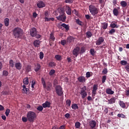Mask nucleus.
Masks as SVG:
<instances>
[{
  "label": "nucleus",
  "instance_id": "774afa93",
  "mask_svg": "<svg viewBox=\"0 0 129 129\" xmlns=\"http://www.w3.org/2000/svg\"><path fill=\"white\" fill-rule=\"evenodd\" d=\"M103 74H106L107 73V69H104L102 71Z\"/></svg>",
  "mask_w": 129,
  "mask_h": 129
},
{
  "label": "nucleus",
  "instance_id": "de8ad7c7",
  "mask_svg": "<svg viewBox=\"0 0 129 129\" xmlns=\"http://www.w3.org/2000/svg\"><path fill=\"white\" fill-rule=\"evenodd\" d=\"M117 116H118V117H121V118H124V117H125V115L122 113L118 114Z\"/></svg>",
  "mask_w": 129,
  "mask_h": 129
},
{
  "label": "nucleus",
  "instance_id": "412c9836",
  "mask_svg": "<svg viewBox=\"0 0 129 129\" xmlns=\"http://www.w3.org/2000/svg\"><path fill=\"white\" fill-rule=\"evenodd\" d=\"M15 68H16L17 70H21V69H22V66L21 62H16L15 64Z\"/></svg>",
  "mask_w": 129,
  "mask_h": 129
},
{
  "label": "nucleus",
  "instance_id": "423d86ee",
  "mask_svg": "<svg viewBox=\"0 0 129 129\" xmlns=\"http://www.w3.org/2000/svg\"><path fill=\"white\" fill-rule=\"evenodd\" d=\"M98 89V84H94L93 86V89L92 90V96L94 97L96 95V91H97Z\"/></svg>",
  "mask_w": 129,
  "mask_h": 129
},
{
  "label": "nucleus",
  "instance_id": "4be33fe9",
  "mask_svg": "<svg viewBox=\"0 0 129 129\" xmlns=\"http://www.w3.org/2000/svg\"><path fill=\"white\" fill-rule=\"evenodd\" d=\"M66 13L69 16L71 15V8L69 6H66Z\"/></svg>",
  "mask_w": 129,
  "mask_h": 129
},
{
  "label": "nucleus",
  "instance_id": "dca6fc26",
  "mask_svg": "<svg viewBox=\"0 0 129 129\" xmlns=\"http://www.w3.org/2000/svg\"><path fill=\"white\" fill-rule=\"evenodd\" d=\"M115 100H116V98L114 97L111 98L110 99H108V104H113V103H115Z\"/></svg>",
  "mask_w": 129,
  "mask_h": 129
},
{
  "label": "nucleus",
  "instance_id": "9b49d317",
  "mask_svg": "<svg viewBox=\"0 0 129 129\" xmlns=\"http://www.w3.org/2000/svg\"><path fill=\"white\" fill-rule=\"evenodd\" d=\"M22 93H23L24 94H27L28 92H29V88H27L26 85H23L22 86Z\"/></svg>",
  "mask_w": 129,
  "mask_h": 129
},
{
  "label": "nucleus",
  "instance_id": "aec40b11",
  "mask_svg": "<svg viewBox=\"0 0 129 129\" xmlns=\"http://www.w3.org/2000/svg\"><path fill=\"white\" fill-rule=\"evenodd\" d=\"M118 104L120 106V107H121V108H123V109L127 108V107H126V106H125V103L123 102V101H119Z\"/></svg>",
  "mask_w": 129,
  "mask_h": 129
},
{
  "label": "nucleus",
  "instance_id": "e2e57ef3",
  "mask_svg": "<svg viewBox=\"0 0 129 129\" xmlns=\"http://www.w3.org/2000/svg\"><path fill=\"white\" fill-rule=\"evenodd\" d=\"M64 3H66V4H72L73 0H66Z\"/></svg>",
  "mask_w": 129,
  "mask_h": 129
},
{
  "label": "nucleus",
  "instance_id": "864d4df0",
  "mask_svg": "<svg viewBox=\"0 0 129 129\" xmlns=\"http://www.w3.org/2000/svg\"><path fill=\"white\" fill-rule=\"evenodd\" d=\"M43 107L42 106H39L37 107V110H38L39 111H43Z\"/></svg>",
  "mask_w": 129,
  "mask_h": 129
},
{
  "label": "nucleus",
  "instance_id": "c9c22d12",
  "mask_svg": "<svg viewBox=\"0 0 129 129\" xmlns=\"http://www.w3.org/2000/svg\"><path fill=\"white\" fill-rule=\"evenodd\" d=\"M120 64L122 65V66H125V65H127V61L126 60H121L120 61Z\"/></svg>",
  "mask_w": 129,
  "mask_h": 129
},
{
  "label": "nucleus",
  "instance_id": "338daca9",
  "mask_svg": "<svg viewBox=\"0 0 129 129\" xmlns=\"http://www.w3.org/2000/svg\"><path fill=\"white\" fill-rule=\"evenodd\" d=\"M66 128V125L63 124L62 125H61L59 126L58 129H65Z\"/></svg>",
  "mask_w": 129,
  "mask_h": 129
},
{
  "label": "nucleus",
  "instance_id": "6e6552de",
  "mask_svg": "<svg viewBox=\"0 0 129 129\" xmlns=\"http://www.w3.org/2000/svg\"><path fill=\"white\" fill-rule=\"evenodd\" d=\"M80 51V48L78 46L76 47L73 50V55L75 56V57H77L78 55H79V52Z\"/></svg>",
  "mask_w": 129,
  "mask_h": 129
},
{
  "label": "nucleus",
  "instance_id": "cd10ccee",
  "mask_svg": "<svg viewBox=\"0 0 129 129\" xmlns=\"http://www.w3.org/2000/svg\"><path fill=\"white\" fill-rule=\"evenodd\" d=\"M44 22H50V21L53 22L55 19L54 18L44 17Z\"/></svg>",
  "mask_w": 129,
  "mask_h": 129
},
{
  "label": "nucleus",
  "instance_id": "4468645a",
  "mask_svg": "<svg viewBox=\"0 0 129 129\" xmlns=\"http://www.w3.org/2000/svg\"><path fill=\"white\" fill-rule=\"evenodd\" d=\"M119 10H120V7H117V8H114V9L113 10V14L114 16H116V17H117V16H118V11H119Z\"/></svg>",
  "mask_w": 129,
  "mask_h": 129
},
{
  "label": "nucleus",
  "instance_id": "49530a36",
  "mask_svg": "<svg viewBox=\"0 0 129 129\" xmlns=\"http://www.w3.org/2000/svg\"><path fill=\"white\" fill-rule=\"evenodd\" d=\"M115 33V29H111L109 31V34L110 35H113Z\"/></svg>",
  "mask_w": 129,
  "mask_h": 129
},
{
  "label": "nucleus",
  "instance_id": "2f4dec72",
  "mask_svg": "<svg viewBox=\"0 0 129 129\" xmlns=\"http://www.w3.org/2000/svg\"><path fill=\"white\" fill-rule=\"evenodd\" d=\"M55 58L57 61H61L62 60V56L59 54H56L55 55Z\"/></svg>",
  "mask_w": 129,
  "mask_h": 129
},
{
  "label": "nucleus",
  "instance_id": "603ef678",
  "mask_svg": "<svg viewBox=\"0 0 129 129\" xmlns=\"http://www.w3.org/2000/svg\"><path fill=\"white\" fill-rule=\"evenodd\" d=\"M66 43H67V41L65 40H62L60 41V44L62 45V46H65V45H66Z\"/></svg>",
  "mask_w": 129,
  "mask_h": 129
},
{
  "label": "nucleus",
  "instance_id": "4c0bfd02",
  "mask_svg": "<svg viewBox=\"0 0 129 129\" xmlns=\"http://www.w3.org/2000/svg\"><path fill=\"white\" fill-rule=\"evenodd\" d=\"M48 66L49 67H55V66H56V63H55V62L51 61L49 63Z\"/></svg>",
  "mask_w": 129,
  "mask_h": 129
},
{
  "label": "nucleus",
  "instance_id": "8fccbe9b",
  "mask_svg": "<svg viewBox=\"0 0 129 129\" xmlns=\"http://www.w3.org/2000/svg\"><path fill=\"white\" fill-rule=\"evenodd\" d=\"M85 52V47L82 46L81 48V54H83V53Z\"/></svg>",
  "mask_w": 129,
  "mask_h": 129
},
{
  "label": "nucleus",
  "instance_id": "393cba45",
  "mask_svg": "<svg viewBox=\"0 0 129 129\" xmlns=\"http://www.w3.org/2000/svg\"><path fill=\"white\" fill-rule=\"evenodd\" d=\"M106 93H107V94H109L110 95H112V94L114 93V91L111 90V89L108 88L106 90Z\"/></svg>",
  "mask_w": 129,
  "mask_h": 129
},
{
  "label": "nucleus",
  "instance_id": "052dcab7",
  "mask_svg": "<svg viewBox=\"0 0 129 129\" xmlns=\"http://www.w3.org/2000/svg\"><path fill=\"white\" fill-rule=\"evenodd\" d=\"M91 76V75L90 74V72H88L86 74V77L87 78H89Z\"/></svg>",
  "mask_w": 129,
  "mask_h": 129
},
{
  "label": "nucleus",
  "instance_id": "f03ea898",
  "mask_svg": "<svg viewBox=\"0 0 129 129\" xmlns=\"http://www.w3.org/2000/svg\"><path fill=\"white\" fill-rule=\"evenodd\" d=\"M27 117L29 121H30V122H33V121L35 120L36 117H37V114H36V113H35V112L29 111L27 114Z\"/></svg>",
  "mask_w": 129,
  "mask_h": 129
},
{
  "label": "nucleus",
  "instance_id": "4d7b16f0",
  "mask_svg": "<svg viewBox=\"0 0 129 129\" xmlns=\"http://www.w3.org/2000/svg\"><path fill=\"white\" fill-rule=\"evenodd\" d=\"M51 86H52V84H51V83H49L48 85H47V86L46 87V89L47 90H50L51 89Z\"/></svg>",
  "mask_w": 129,
  "mask_h": 129
},
{
  "label": "nucleus",
  "instance_id": "5701e85b",
  "mask_svg": "<svg viewBox=\"0 0 129 129\" xmlns=\"http://www.w3.org/2000/svg\"><path fill=\"white\" fill-rule=\"evenodd\" d=\"M49 41L50 43H52V42H54V41H55V37L54 36V34L53 33H51L50 34Z\"/></svg>",
  "mask_w": 129,
  "mask_h": 129
},
{
  "label": "nucleus",
  "instance_id": "bf43d9fd",
  "mask_svg": "<svg viewBox=\"0 0 129 129\" xmlns=\"http://www.w3.org/2000/svg\"><path fill=\"white\" fill-rule=\"evenodd\" d=\"M105 80H106V76H103L102 79V83H104V82H105Z\"/></svg>",
  "mask_w": 129,
  "mask_h": 129
},
{
  "label": "nucleus",
  "instance_id": "13d9d810",
  "mask_svg": "<svg viewBox=\"0 0 129 129\" xmlns=\"http://www.w3.org/2000/svg\"><path fill=\"white\" fill-rule=\"evenodd\" d=\"M39 58L41 59V60L44 58V53L42 51L40 52Z\"/></svg>",
  "mask_w": 129,
  "mask_h": 129
},
{
  "label": "nucleus",
  "instance_id": "69168bd1",
  "mask_svg": "<svg viewBox=\"0 0 129 129\" xmlns=\"http://www.w3.org/2000/svg\"><path fill=\"white\" fill-rule=\"evenodd\" d=\"M73 14H74V15H76V16H78V15H79L78 12L75 9L73 11Z\"/></svg>",
  "mask_w": 129,
  "mask_h": 129
},
{
  "label": "nucleus",
  "instance_id": "7ed1b4c3",
  "mask_svg": "<svg viewBox=\"0 0 129 129\" xmlns=\"http://www.w3.org/2000/svg\"><path fill=\"white\" fill-rule=\"evenodd\" d=\"M89 11L93 16H95L98 14V9L93 5L89 6Z\"/></svg>",
  "mask_w": 129,
  "mask_h": 129
},
{
  "label": "nucleus",
  "instance_id": "f3484780",
  "mask_svg": "<svg viewBox=\"0 0 129 129\" xmlns=\"http://www.w3.org/2000/svg\"><path fill=\"white\" fill-rule=\"evenodd\" d=\"M57 11L60 15L65 14V9L64 8L59 7L57 9Z\"/></svg>",
  "mask_w": 129,
  "mask_h": 129
},
{
  "label": "nucleus",
  "instance_id": "c85d7f7f",
  "mask_svg": "<svg viewBox=\"0 0 129 129\" xmlns=\"http://www.w3.org/2000/svg\"><path fill=\"white\" fill-rule=\"evenodd\" d=\"M68 43H72V42H74V38L72 36H70L67 38Z\"/></svg>",
  "mask_w": 129,
  "mask_h": 129
},
{
  "label": "nucleus",
  "instance_id": "a878e982",
  "mask_svg": "<svg viewBox=\"0 0 129 129\" xmlns=\"http://www.w3.org/2000/svg\"><path fill=\"white\" fill-rule=\"evenodd\" d=\"M33 44L35 47H39V46H40V44H41V42L39 40H35L34 41Z\"/></svg>",
  "mask_w": 129,
  "mask_h": 129
},
{
  "label": "nucleus",
  "instance_id": "6ab92c4d",
  "mask_svg": "<svg viewBox=\"0 0 129 129\" xmlns=\"http://www.w3.org/2000/svg\"><path fill=\"white\" fill-rule=\"evenodd\" d=\"M40 70H41V64L37 63L35 64L34 71L35 72H38Z\"/></svg>",
  "mask_w": 129,
  "mask_h": 129
},
{
  "label": "nucleus",
  "instance_id": "3c124183",
  "mask_svg": "<svg viewBox=\"0 0 129 129\" xmlns=\"http://www.w3.org/2000/svg\"><path fill=\"white\" fill-rule=\"evenodd\" d=\"M66 104L68 106H70V105H71V100L69 99L67 100Z\"/></svg>",
  "mask_w": 129,
  "mask_h": 129
},
{
  "label": "nucleus",
  "instance_id": "680f3d73",
  "mask_svg": "<svg viewBox=\"0 0 129 129\" xmlns=\"http://www.w3.org/2000/svg\"><path fill=\"white\" fill-rule=\"evenodd\" d=\"M124 68L127 72H129V63L124 66Z\"/></svg>",
  "mask_w": 129,
  "mask_h": 129
},
{
  "label": "nucleus",
  "instance_id": "0e129e2a",
  "mask_svg": "<svg viewBox=\"0 0 129 129\" xmlns=\"http://www.w3.org/2000/svg\"><path fill=\"white\" fill-rule=\"evenodd\" d=\"M3 75L4 76H8V75H9V73L7 71H4Z\"/></svg>",
  "mask_w": 129,
  "mask_h": 129
},
{
  "label": "nucleus",
  "instance_id": "39448f33",
  "mask_svg": "<svg viewBox=\"0 0 129 129\" xmlns=\"http://www.w3.org/2000/svg\"><path fill=\"white\" fill-rule=\"evenodd\" d=\"M87 89L86 86H85L81 89L80 94L82 96V99H84V98L87 96V92H86Z\"/></svg>",
  "mask_w": 129,
  "mask_h": 129
},
{
  "label": "nucleus",
  "instance_id": "a19ab883",
  "mask_svg": "<svg viewBox=\"0 0 129 129\" xmlns=\"http://www.w3.org/2000/svg\"><path fill=\"white\" fill-rule=\"evenodd\" d=\"M110 27L111 28H112L113 29H114V28H118V26H117L116 24H115V23H112L110 24Z\"/></svg>",
  "mask_w": 129,
  "mask_h": 129
},
{
  "label": "nucleus",
  "instance_id": "9d476101",
  "mask_svg": "<svg viewBox=\"0 0 129 129\" xmlns=\"http://www.w3.org/2000/svg\"><path fill=\"white\" fill-rule=\"evenodd\" d=\"M30 35L32 37H36V35H37V29L36 28L33 27L30 30Z\"/></svg>",
  "mask_w": 129,
  "mask_h": 129
},
{
  "label": "nucleus",
  "instance_id": "7c9ffc66",
  "mask_svg": "<svg viewBox=\"0 0 129 129\" xmlns=\"http://www.w3.org/2000/svg\"><path fill=\"white\" fill-rule=\"evenodd\" d=\"M23 83L24 85H28L29 84V79L27 77L23 79Z\"/></svg>",
  "mask_w": 129,
  "mask_h": 129
},
{
  "label": "nucleus",
  "instance_id": "5fc2aeb1",
  "mask_svg": "<svg viewBox=\"0 0 129 129\" xmlns=\"http://www.w3.org/2000/svg\"><path fill=\"white\" fill-rule=\"evenodd\" d=\"M35 85H36V81H32L31 83V87L32 89H34V88H35Z\"/></svg>",
  "mask_w": 129,
  "mask_h": 129
},
{
  "label": "nucleus",
  "instance_id": "c03bdc74",
  "mask_svg": "<svg viewBox=\"0 0 129 129\" xmlns=\"http://www.w3.org/2000/svg\"><path fill=\"white\" fill-rule=\"evenodd\" d=\"M10 112H11V110L9 108H7L5 112V114L6 116H9V114H10Z\"/></svg>",
  "mask_w": 129,
  "mask_h": 129
},
{
  "label": "nucleus",
  "instance_id": "0eeeda50",
  "mask_svg": "<svg viewBox=\"0 0 129 129\" xmlns=\"http://www.w3.org/2000/svg\"><path fill=\"white\" fill-rule=\"evenodd\" d=\"M56 18L58 21H61V22H65V21H66V19H67L66 14H60L59 16H57Z\"/></svg>",
  "mask_w": 129,
  "mask_h": 129
},
{
  "label": "nucleus",
  "instance_id": "6e6d98bb",
  "mask_svg": "<svg viewBox=\"0 0 129 129\" xmlns=\"http://www.w3.org/2000/svg\"><path fill=\"white\" fill-rule=\"evenodd\" d=\"M76 23L78 24V25H79V26H82V22L81 21H80L79 19L76 20Z\"/></svg>",
  "mask_w": 129,
  "mask_h": 129
},
{
  "label": "nucleus",
  "instance_id": "58836bf2",
  "mask_svg": "<svg viewBox=\"0 0 129 129\" xmlns=\"http://www.w3.org/2000/svg\"><path fill=\"white\" fill-rule=\"evenodd\" d=\"M41 82L44 88H46L47 86L46 85V82H45V80L43 78L41 79Z\"/></svg>",
  "mask_w": 129,
  "mask_h": 129
},
{
  "label": "nucleus",
  "instance_id": "f8f14e48",
  "mask_svg": "<svg viewBox=\"0 0 129 129\" xmlns=\"http://www.w3.org/2000/svg\"><path fill=\"white\" fill-rule=\"evenodd\" d=\"M90 126L92 129H95V126H96V121L92 120L90 121Z\"/></svg>",
  "mask_w": 129,
  "mask_h": 129
},
{
  "label": "nucleus",
  "instance_id": "a211bd4d",
  "mask_svg": "<svg viewBox=\"0 0 129 129\" xmlns=\"http://www.w3.org/2000/svg\"><path fill=\"white\" fill-rule=\"evenodd\" d=\"M37 6L39 9H42V8H45L46 7V5L43 2H39Z\"/></svg>",
  "mask_w": 129,
  "mask_h": 129
},
{
  "label": "nucleus",
  "instance_id": "b1692460",
  "mask_svg": "<svg viewBox=\"0 0 129 129\" xmlns=\"http://www.w3.org/2000/svg\"><path fill=\"white\" fill-rule=\"evenodd\" d=\"M25 71L27 73L31 72L32 71V66L30 64L27 65L25 68Z\"/></svg>",
  "mask_w": 129,
  "mask_h": 129
},
{
  "label": "nucleus",
  "instance_id": "c756f323",
  "mask_svg": "<svg viewBox=\"0 0 129 129\" xmlns=\"http://www.w3.org/2000/svg\"><path fill=\"white\" fill-rule=\"evenodd\" d=\"M4 23L6 27H9L10 19H9V18H5L4 20Z\"/></svg>",
  "mask_w": 129,
  "mask_h": 129
},
{
  "label": "nucleus",
  "instance_id": "ea45409f",
  "mask_svg": "<svg viewBox=\"0 0 129 129\" xmlns=\"http://www.w3.org/2000/svg\"><path fill=\"white\" fill-rule=\"evenodd\" d=\"M55 72L56 71H55V70H51L49 73V74L50 76H53V75L55 74Z\"/></svg>",
  "mask_w": 129,
  "mask_h": 129
},
{
  "label": "nucleus",
  "instance_id": "bb28decb",
  "mask_svg": "<svg viewBox=\"0 0 129 129\" xmlns=\"http://www.w3.org/2000/svg\"><path fill=\"white\" fill-rule=\"evenodd\" d=\"M101 25L102 26V28L104 30H106V29H107V27H108V24L106 22L101 23Z\"/></svg>",
  "mask_w": 129,
  "mask_h": 129
},
{
  "label": "nucleus",
  "instance_id": "473e14b6",
  "mask_svg": "<svg viewBox=\"0 0 129 129\" xmlns=\"http://www.w3.org/2000/svg\"><path fill=\"white\" fill-rule=\"evenodd\" d=\"M9 65L10 67L12 68H14V66H15V62H14V60L13 59H10L9 60Z\"/></svg>",
  "mask_w": 129,
  "mask_h": 129
},
{
  "label": "nucleus",
  "instance_id": "f257e3e1",
  "mask_svg": "<svg viewBox=\"0 0 129 129\" xmlns=\"http://www.w3.org/2000/svg\"><path fill=\"white\" fill-rule=\"evenodd\" d=\"M13 35L15 39H21L23 36V30L19 27L15 28L13 30Z\"/></svg>",
  "mask_w": 129,
  "mask_h": 129
},
{
  "label": "nucleus",
  "instance_id": "1a4fd4ad",
  "mask_svg": "<svg viewBox=\"0 0 129 129\" xmlns=\"http://www.w3.org/2000/svg\"><path fill=\"white\" fill-rule=\"evenodd\" d=\"M104 42V38L102 37H99L98 40L96 41V45L97 46H100L102 43Z\"/></svg>",
  "mask_w": 129,
  "mask_h": 129
},
{
  "label": "nucleus",
  "instance_id": "72a5a7b5",
  "mask_svg": "<svg viewBox=\"0 0 129 129\" xmlns=\"http://www.w3.org/2000/svg\"><path fill=\"white\" fill-rule=\"evenodd\" d=\"M120 5H121L122 8H125V7L127 6V3H126V2L125 1H121L120 3Z\"/></svg>",
  "mask_w": 129,
  "mask_h": 129
},
{
  "label": "nucleus",
  "instance_id": "09e8293b",
  "mask_svg": "<svg viewBox=\"0 0 129 129\" xmlns=\"http://www.w3.org/2000/svg\"><path fill=\"white\" fill-rule=\"evenodd\" d=\"M22 121H23V122H27V121H28V120H29V119H28V117H26L25 116H23L22 118Z\"/></svg>",
  "mask_w": 129,
  "mask_h": 129
},
{
  "label": "nucleus",
  "instance_id": "79ce46f5",
  "mask_svg": "<svg viewBox=\"0 0 129 129\" xmlns=\"http://www.w3.org/2000/svg\"><path fill=\"white\" fill-rule=\"evenodd\" d=\"M72 108L73 109H78V106L77 104H73L72 105Z\"/></svg>",
  "mask_w": 129,
  "mask_h": 129
},
{
  "label": "nucleus",
  "instance_id": "2eb2a0df",
  "mask_svg": "<svg viewBox=\"0 0 129 129\" xmlns=\"http://www.w3.org/2000/svg\"><path fill=\"white\" fill-rule=\"evenodd\" d=\"M42 106L44 108H49L51 106V103L48 101H45L44 103L42 104Z\"/></svg>",
  "mask_w": 129,
  "mask_h": 129
},
{
  "label": "nucleus",
  "instance_id": "37998d69",
  "mask_svg": "<svg viewBox=\"0 0 129 129\" xmlns=\"http://www.w3.org/2000/svg\"><path fill=\"white\" fill-rule=\"evenodd\" d=\"M80 125H81V124L80 122L78 121L75 123L76 128H79L80 127Z\"/></svg>",
  "mask_w": 129,
  "mask_h": 129
},
{
  "label": "nucleus",
  "instance_id": "a18cd8bd",
  "mask_svg": "<svg viewBox=\"0 0 129 129\" xmlns=\"http://www.w3.org/2000/svg\"><path fill=\"white\" fill-rule=\"evenodd\" d=\"M90 53H91V55H92V56H94V54H95V50L94 48H91L90 49Z\"/></svg>",
  "mask_w": 129,
  "mask_h": 129
},
{
  "label": "nucleus",
  "instance_id": "f704fd0d",
  "mask_svg": "<svg viewBox=\"0 0 129 129\" xmlns=\"http://www.w3.org/2000/svg\"><path fill=\"white\" fill-rule=\"evenodd\" d=\"M61 27H63V28H64V29H66V30H67V31H68V30H69V26L66 25V24L65 23H62L61 25Z\"/></svg>",
  "mask_w": 129,
  "mask_h": 129
},
{
  "label": "nucleus",
  "instance_id": "e433bc0d",
  "mask_svg": "<svg viewBox=\"0 0 129 129\" xmlns=\"http://www.w3.org/2000/svg\"><path fill=\"white\" fill-rule=\"evenodd\" d=\"M86 35L87 38H91L92 37V33L90 31H87Z\"/></svg>",
  "mask_w": 129,
  "mask_h": 129
},
{
  "label": "nucleus",
  "instance_id": "20e7f679",
  "mask_svg": "<svg viewBox=\"0 0 129 129\" xmlns=\"http://www.w3.org/2000/svg\"><path fill=\"white\" fill-rule=\"evenodd\" d=\"M55 92L58 96H62L64 94L63 92V89L62 88V87H61V86L60 85H57L55 87Z\"/></svg>",
  "mask_w": 129,
  "mask_h": 129
},
{
  "label": "nucleus",
  "instance_id": "ddd939ff",
  "mask_svg": "<svg viewBox=\"0 0 129 129\" xmlns=\"http://www.w3.org/2000/svg\"><path fill=\"white\" fill-rule=\"evenodd\" d=\"M78 81L80 83H85V81H86V79L84 76H80L79 78H78Z\"/></svg>",
  "mask_w": 129,
  "mask_h": 129
}]
</instances>
